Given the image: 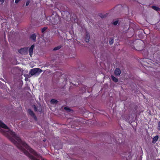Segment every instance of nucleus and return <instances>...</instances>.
<instances>
[{"label": "nucleus", "mask_w": 160, "mask_h": 160, "mask_svg": "<svg viewBox=\"0 0 160 160\" xmlns=\"http://www.w3.org/2000/svg\"><path fill=\"white\" fill-rule=\"evenodd\" d=\"M47 19L54 25L58 24L60 22V18L56 13L55 15L53 14L51 16L48 17Z\"/></svg>", "instance_id": "nucleus-1"}, {"label": "nucleus", "mask_w": 160, "mask_h": 160, "mask_svg": "<svg viewBox=\"0 0 160 160\" xmlns=\"http://www.w3.org/2000/svg\"><path fill=\"white\" fill-rule=\"evenodd\" d=\"M42 71V70L39 68H35L31 69L30 72V73L31 74V76L30 77L34 75H38L40 74Z\"/></svg>", "instance_id": "nucleus-2"}, {"label": "nucleus", "mask_w": 160, "mask_h": 160, "mask_svg": "<svg viewBox=\"0 0 160 160\" xmlns=\"http://www.w3.org/2000/svg\"><path fill=\"white\" fill-rule=\"evenodd\" d=\"M28 49V48H23L19 49L18 52L22 54H26L27 52Z\"/></svg>", "instance_id": "nucleus-3"}, {"label": "nucleus", "mask_w": 160, "mask_h": 160, "mask_svg": "<svg viewBox=\"0 0 160 160\" xmlns=\"http://www.w3.org/2000/svg\"><path fill=\"white\" fill-rule=\"evenodd\" d=\"M114 72L116 75L119 76L121 74V71L119 68H117L115 69Z\"/></svg>", "instance_id": "nucleus-4"}, {"label": "nucleus", "mask_w": 160, "mask_h": 160, "mask_svg": "<svg viewBox=\"0 0 160 160\" xmlns=\"http://www.w3.org/2000/svg\"><path fill=\"white\" fill-rule=\"evenodd\" d=\"M35 45H32L31 46L29 49V54L31 57L33 53V49Z\"/></svg>", "instance_id": "nucleus-5"}, {"label": "nucleus", "mask_w": 160, "mask_h": 160, "mask_svg": "<svg viewBox=\"0 0 160 160\" xmlns=\"http://www.w3.org/2000/svg\"><path fill=\"white\" fill-rule=\"evenodd\" d=\"M28 112L29 114L32 117H33L34 119L36 118V117L35 116L34 113L30 109H28Z\"/></svg>", "instance_id": "nucleus-6"}, {"label": "nucleus", "mask_w": 160, "mask_h": 160, "mask_svg": "<svg viewBox=\"0 0 160 160\" xmlns=\"http://www.w3.org/2000/svg\"><path fill=\"white\" fill-rule=\"evenodd\" d=\"M36 35L35 33L32 34L30 36V38L34 42L36 41Z\"/></svg>", "instance_id": "nucleus-7"}, {"label": "nucleus", "mask_w": 160, "mask_h": 160, "mask_svg": "<svg viewBox=\"0 0 160 160\" xmlns=\"http://www.w3.org/2000/svg\"><path fill=\"white\" fill-rule=\"evenodd\" d=\"M90 39V35L89 33H86V36L85 37V41L88 42L89 41Z\"/></svg>", "instance_id": "nucleus-8"}, {"label": "nucleus", "mask_w": 160, "mask_h": 160, "mask_svg": "<svg viewBox=\"0 0 160 160\" xmlns=\"http://www.w3.org/2000/svg\"><path fill=\"white\" fill-rule=\"evenodd\" d=\"M158 136H155L153 138V140L152 141V142L153 143H155L156 142L158 141Z\"/></svg>", "instance_id": "nucleus-9"}, {"label": "nucleus", "mask_w": 160, "mask_h": 160, "mask_svg": "<svg viewBox=\"0 0 160 160\" xmlns=\"http://www.w3.org/2000/svg\"><path fill=\"white\" fill-rule=\"evenodd\" d=\"M111 78L112 79V80L114 82H117L118 81V79L115 77L113 76V75H111Z\"/></svg>", "instance_id": "nucleus-10"}, {"label": "nucleus", "mask_w": 160, "mask_h": 160, "mask_svg": "<svg viewBox=\"0 0 160 160\" xmlns=\"http://www.w3.org/2000/svg\"><path fill=\"white\" fill-rule=\"evenodd\" d=\"M152 8L153 9L156 11H158L160 10V8L157 7L155 6H152Z\"/></svg>", "instance_id": "nucleus-11"}, {"label": "nucleus", "mask_w": 160, "mask_h": 160, "mask_svg": "<svg viewBox=\"0 0 160 160\" xmlns=\"http://www.w3.org/2000/svg\"><path fill=\"white\" fill-rule=\"evenodd\" d=\"M58 101L54 99H52L51 100V102L52 104L57 103Z\"/></svg>", "instance_id": "nucleus-12"}, {"label": "nucleus", "mask_w": 160, "mask_h": 160, "mask_svg": "<svg viewBox=\"0 0 160 160\" xmlns=\"http://www.w3.org/2000/svg\"><path fill=\"white\" fill-rule=\"evenodd\" d=\"M64 109L65 110L68 112H70L72 111V110L71 109L68 107H65L64 108Z\"/></svg>", "instance_id": "nucleus-13"}, {"label": "nucleus", "mask_w": 160, "mask_h": 160, "mask_svg": "<svg viewBox=\"0 0 160 160\" xmlns=\"http://www.w3.org/2000/svg\"><path fill=\"white\" fill-rule=\"evenodd\" d=\"M113 42V39L112 38H111L109 40V43L110 45L112 44Z\"/></svg>", "instance_id": "nucleus-14"}, {"label": "nucleus", "mask_w": 160, "mask_h": 160, "mask_svg": "<svg viewBox=\"0 0 160 160\" xmlns=\"http://www.w3.org/2000/svg\"><path fill=\"white\" fill-rule=\"evenodd\" d=\"M61 48V47L60 46H58L57 47H55L53 48V50L54 51H56V50L59 49Z\"/></svg>", "instance_id": "nucleus-15"}, {"label": "nucleus", "mask_w": 160, "mask_h": 160, "mask_svg": "<svg viewBox=\"0 0 160 160\" xmlns=\"http://www.w3.org/2000/svg\"><path fill=\"white\" fill-rule=\"evenodd\" d=\"M47 29V27H45L42 29V32H44Z\"/></svg>", "instance_id": "nucleus-16"}, {"label": "nucleus", "mask_w": 160, "mask_h": 160, "mask_svg": "<svg viewBox=\"0 0 160 160\" xmlns=\"http://www.w3.org/2000/svg\"><path fill=\"white\" fill-rule=\"evenodd\" d=\"M118 20H116L114 22H112V24L114 25H116L118 23Z\"/></svg>", "instance_id": "nucleus-17"}, {"label": "nucleus", "mask_w": 160, "mask_h": 160, "mask_svg": "<svg viewBox=\"0 0 160 160\" xmlns=\"http://www.w3.org/2000/svg\"><path fill=\"white\" fill-rule=\"evenodd\" d=\"M33 107L34 110L36 111H37V110H38L37 108L35 105H34L33 106Z\"/></svg>", "instance_id": "nucleus-18"}, {"label": "nucleus", "mask_w": 160, "mask_h": 160, "mask_svg": "<svg viewBox=\"0 0 160 160\" xmlns=\"http://www.w3.org/2000/svg\"><path fill=\"white\" fill-rule=\"evenodd\" d=\"M158 130H160V121L158 122Z\"/></svg>", "instance_id": "nucleus-19"}, {"label": "nucleus", "mask_w": 160, "mask_h": 160, "mask_svg": "<svg viewBox=\"0 0 160 160\" xmlns=\"http://www.w3.org/2000/svg\"><path fill=\"white\" fill-rule=\"evenodd\" d=\"M29 3H30V1H27L26 3V6H28L29 5Z\"/></svg>", "instance_id": "nucleus-20"}, {"label": "nucleus", "mask_w": 160, "mask_h": 160, "mask_svg": "<svg viewBox=\"0 0 160 160\" xmlns=\"http://www.w3.org/2000/svg\"><path fill=\"white\" fill-rule=\"evenodd\" d=\"M4 1L5 0H0V2H1V4H2L4 2Z\"/></svg>", "instance_id": "nucleus-21"}, {"label": "nucleus", "mask_w": 160, "mask_h": 160, "mask_svg": "<svg viewBox=\"0 0 160 160\" xmlns=\"http://www.w3.org/2000/svg\"><path fill=\"white\" fill-rule=\"evenodd\" d=\"M20 1V0H15V3H17L19 2Z\"/></svg>", "instance_id": "nucleus-22"}, {"label": "nucleus", "mask_w": 160, "mask_h": 160, "mask_svg": "<svg viewBox=\"0 0 160 160\" xmlns=\"http://www.w3.org/2000/svg\"><path fill=\"white\" fill-rule=\"evenodd\" d=\"M57 35L58 36H60V33L57 30Z\"/></svg>", "instance_id": "nucleus-23"}, {"label": "nucleus", "mask_w": 160, "mask_h": 160, "mask_svg": "<svg viewBox=\"0 0 160 160\" xmlns=\"http://www.w3.org/2000/svg\"><path fill=\"white\" fill-rule=\"evenodd\" d=\"M100 17H101V18H104V15H100Z\"/></svg>", "instance_id": "nucleus-24"}, {"label": "nucleus", "mask_w": 160, "mask_h": 160, "mask_svg": "<svg viewBox=\"0 0 160 160\" xmlns=\"http://www.w3.org/2000/svg\"><path fill=\"white\" fill-rule=\"evenodd\" d=\"M54 33H55V34H56L57 35V32H56V31H55V32H54Z\"/></svg>", "instance_id": "nucleus-25"}, {"label": "nucleus", "mask_w": 160, "mask_h": 160, "mask_svg": "<svg viewBox=\"0 0 160 160\" xmlns=\"http://www.w3.org/2000/svg\"><path fill=\"white\" fill-rule=\"evenodd\" d=\"M45 141H46V140H43V141L45 142Z\"/></svg>", "instance_id": "nucleus-26"}]
</instances>
